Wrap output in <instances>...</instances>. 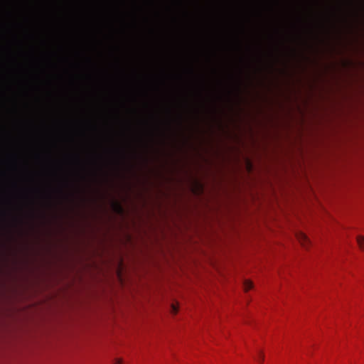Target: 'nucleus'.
<instances>
[{
    "label": "nucleus",
    "mask_w": 364,
    "mask_h": 364,
    "mask_svg": "<svg viewBox=\"0 0 364 364\" xmlns=\"http://www.w3.org/2000/svg\"><path fill=\"white\" fill-rule=\"evenodd\" d=\"M264 359V354L262 352H259V358L257 359L259 364H262Z\"/></svg>",
    "instance_id": "nucleus-5"
},
{
    "label": "nucleus",
    "mask_w": 364,
    "mask_h": 364,
    "mask_svg": "<svg viewBox=\"0 0 364 364\" xmlns=\"http://www.w3.org/2000/svg\"><path fill=\"white\" fill-rule=\"evenodd\" d=\"M296 237L299 242L301 243V245L304 247H307V246L310 243L309 238L303 232H299L296 233Z\"/></svg>",
    "instance_id": "nucleus-1"
},
{
    "label": "nucleus",
    "mask_w": 364,
    "mask_h": 364,
    "mask_svg": "<svg viewBox=\"0 0 364 364\" xmlns=\"http://www.w3.org/2000/svg\"><path fill=\"white\" fill-rule=\"evenodd\" d=\"M123 361L121 358L114 359V364H122Z\"/></svg>",
    "instance_id": "nucleus-6"
},
{
    "label": "nucleus",
    "mask_w": 364,
    "mask_h": 364,
    "mask_svg": "<svg viewBox=\"0 0 364 364\" xmlns=\"http://www.w3.org/2000/svg\"><path fill=\"white\" fill-rule=\"evenodd\" d=\"M171 311L173 314H176L178 311V306L177 304H172L171 305Z\"/></svg>",
    "instance_id": "nucleus-4"
},
{
    "label": "nucleus",
    "mask_w": 364,
    "mask_h": 364,
    "mask_svg": "<svg viewBox=\"0 0 364 364\" xmlns=\"http://www.w3.org/2000/svg\"><path fill=\"white\" fill-rule=\"evenodd\" d=\"M357 242H358L359 247L362 250H364V236H358L357 237Z\"/></svg>",
    "instance_id": "nucleus-3"
},
{
    "label": "nucleus",
    "mask_w": 364,
    "mask_h": 364,
    "mask_svg": "<svg viewBox=\"0 0 364 364\" xmlns=\"http://www.w3.org/2000/svg\"><path fill=\"white\" fill-rule=\"evenodd\" d=\"M243 285H244V288H245V291H248V290L251 289L253 287V284L250 280H245L244 282Z\"/></svg>",
    "instance_id": "nucleus-2"
},
{
    "label": "nucleus",
    "mask_w": 364,
    "mask_h": 364,
    "mask_svg": "<svg viewBox=\"0 0 364 364\" xmlns=\"http://www.w3.org/2000/svg\"><path fill=\"white\" fill-rule=\"evenodd\" d=\"M116 206H117V208L119 209V211H122V207H121V205H120L119 204H117H117H116Z\"/></svg>",
    "instance_id": "nucleus-7"
}]
</instances>
